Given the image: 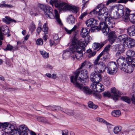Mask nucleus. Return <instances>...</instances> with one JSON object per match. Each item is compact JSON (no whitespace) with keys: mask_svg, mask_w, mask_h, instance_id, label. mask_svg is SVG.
<instances>
[{"mask_svg":"<svg viewBox=\"0 0 135 135\" xmlns=\"http://www.w3.org/2000/svg\"><path fill=\"white\" fill-rule=\"evenodd\" d=\"M90 14L91 17H94L98 15V19L101 21L105 19L108 15V9L102 4L98 5L93 11L90 12Z\"/></svg>","mask_w":135,"mask_h":135,"instance_id":"1","label":"nucleus"},{"mask_svg":"<svg viewBox=\"0 0 135 135\" xmlns=\"http://www.w3.org/2000/svg\"><path fill=\"white\" fill-rule=\"evenodd\" d=\"M90 63L86 60L83 62L81 64L80 67L77 69L74 72V78H79V80L81 81H84V79H88V75L87 70L86 69L83 70L81 69L83 67L89 65Z\"/></svg>","mask_w":135,"mask_h":135,"instance_id":"2","label":"nucleus"},{"mask_svg":"<svg viewBox=\"0 0 135 135\" xmlns=\"http://www.w3.org/2000/svg\"><path fill=\"white\" fill-rule=\"evenodd\" d=\"M117 62L120 69L125 72L131 73L133 70V67L131 64H129L123 57H120L117 60Z\"/></svg>","mask_w":135,"mask_h":135,"instance_id":"3","label":"nucleus"},{"mask_svg":"<svg viewBox=\"0 0 135 135\" xmlns=\"http://www.w3.org/2000/svg\"><path fill=\"white\" fill-rule=\"evenodd\" d=\"M87 79H84V81H81L79 80V78H74V76H72L70 78L71 82L73 83L75 85L76 87L83 91L86 95H90L92 93V91L88 87L83 86L79 83V82L84 83L85 82L87 81H88V80H87Z\"/></svg>","mask_w":135,"mask_h":135,"instance_id":"4","label":"nucleus"},{"mask_svg":"<svg viewBox=\"0 0 135 135\" xmlns=\"http://www.w3.org/2000/svg\"><path fill=\"white\" fill-rule=\"evenodd\" d=\"M104 24H101L100 27L104 35L108 36V39L110 43L112 44L115 40L117 36L115 31H112L108 28L104 27Z\"/></svg>","mask_w":135,"mask_h":135,"instance_id":"5","label":"nucleus"},{"mask_svg":"<svg viewBox=\"0 0 135 135\" xmlns=\"http://www.w3.org/2000/svg\"><path fill=\"white\" fill-rule=\"evenodd\" d=\"M79 47L72 48L71 51L75 58L78 60L81 59L83 58V51H85V46L84 42H80L79 44Z\"/></svg>","mask_w":135,"mask_h":135,"instance_id":"6","label":"nucleus"},{"mask_svg":"<svg viewBox=\"0 0 135 135\" xmlns=\"http://www.w3.org/2000/svg\"><path fill=\"white\" fill-rule=\"evenodd\" d=\"M125 9L124 6L120 4L115 5L111 6L110 10L113 12H115V14L113 16V18L117 19L123 16Z\"/></svg>","mask_w":135,"mask_h":135,"instance_id":"7","label":"nucleus"},{"mask_svg":"<svg viewBox=\"0 0 135 135\" xmlns=\"http://www.w3.org/2000/svg\"><path fill=\"white\" fill-rule=\"evenodd\" d=\"M50 4L52 6L54 4L56 8H62L64 11L69 10L70 11L71 7V6L69 5L65 2H63L59 0H51L50 1Z\"/></svg>","mask_w":135,"mask_h":135,"instance_id":"8","label":"nucleus"},{"mask_svg":"<svg viewBox=\"0 0 135 135\" xmlns=\"http://www.w3.org/2000/svg\"><path fill=\"white\" fill-rule=\"evenodd\" d=\"M37 6L38 8L44 11L45 15L47 17L50 18H54V15L52 12L53 10L50 6L40 3H38Z\"/></svg>","mask_w":135,"mask_h":135,"instance_id":"9","label":"nucleus"},{"mask_svg":"<svg viewBox=\"0 0 135 135\" xmlns=\"http://www.w3.org/2000/svg\"><path fill=\"white\" fill-rule=\"evenodd\" d=\"M125 11L126 13L123 17V20L127 22L129 20L131 22L135 24V13L129 14L130 11L128 8H126Z\"/></svg>","mask_w":135,"mask_h":135,"instance_id":"10","label":"nucleus"},{"mask_svg":"<svg viewBox=\"0 0 135 135\" xmlns=\"http://www.w3.org/2000/svg\"><path fill=\"white\" fill-rule=\"evenodd\" d=\"M106 68L107 73L111 75H113L116 72L117 68L115 62L111 61L108 64Z\"/></svg>","mask_w":135,"mask_h":135,"instance_id":"11","label":"nucleus"},{"mask_svg":"<svg viewBox=\"0 0 135 135\" xmlns=\"http://www.w3.org/2000/svg\"><path fill=\"white\" fill-rule=\"evenodd\" d=\"M16 127L14 125L8 123H4L2 125L1 129L6 133L8 134L12 133Z\"/></svg>","mask_w":135,"mask_h":135,"instance_id":"12","label":"nucleus"},{"mask_svg":"<svg viewBox=\"0 0 135 135\" xmlns=\"http://www.w3.org/2000/svg\"><path fill=\"white\" fill-rule=\"evenodd\" d=\"M16 127L14 125L8 123H4L2 125L1 129L6 133L8 134L12 133Z\"/></svg>","mask_w":135,"mask_h":135,"instance_id":"13","label":"nucleus"},{"mask_svg":"<svg viewBox=\"0 0 135 135\" xmlns=\"http://www.w3.org/2000/svg\"><path fill=\"white\" fill-rule=\"evenodd\" d=\"M104 24V27H107L109 28H113L115 26V23L113 20L110 17H106L103 21H101L99 23V26L100 27L101 24Z\"/></svg>","mask_w":135,"mask_h":135,"instance_id":"14","label":"nucleus"},{"mask_svg":"<svg viewBox=\"0 0 135 135\" xmlns=\"http://www.w3.org/2000/svg\"><path fill=\"white\" fill-rule=\"evenodd\" d=\"M91 87L95 91L99 92L104 90L103 85L99 83H93L91 85Z\"/></svg>","mask_w":135,"mask_h":135,"instance_id":"15","label":"nucleus"},{"mask_svg":"<svg viewBox=\"0 0 135 135\" xmlns=\"http://www.w3.org/2000/svg\"><path fill=\"white\" fill-rule=\"evenodd\" d=\"M101 76L100 74L93 73L91 74L90 78L93 83H98L101 80Z\"/></svg>","mask_w":135,"mask_h":135,"instance_id":"16","label":"nucleus"},{"mask_svg":"<svg viewBox=\"0 0 135 135\" xmlns=\"http://www.w3.org/2000/svg\"><path fill=\"white\" fill-rule=\"evenodd\" d=\"M95 71V73H102L105 71L106 68L105 65L103 64H98V65H95L94 67Z\"/></svg>","mask_w":135,"mask_h":135,"instance_id":"17","label":"nucleus"},{"mask_svg":"<svg viewBox=\"0 0 135 135\" xmlns=\"http://www.w3.org/2000/svg\"><path fill=\"white\" fill-rule=\"evenodd\" d=\"M125 44L128 48H132L135 46V40L128 37Z\"/></svg>","mask_w":135,"mask_h":135,"instance_id":"18","label":"nucleus"},{"mask_svg":"<svg viewBox=\"0 0 135 135\" xmlns=\"http://www.w3.org/2000/svg\"><path fill=\"white\" fill-rule=\"evenodd\" d=\"M114 47L119 52H117L116 55H118L120 53H123L124 52L125 50V48L124 45L121 44H118L114 46Z\"/></svg>","mask_w":135,"mask_h":135,"instance_id":"19","label":"nucleus"},{"mask_svg":"<svg viewBox=\"0 0 135 135\" xmlns=\"http://www.w3.org/2000/svg\"><path fill=\"white\" fill-rule=\"evenodd\" d=\"M80 42H84L83 41H79L78 38L74 36L72 38L71 40V45L72 46V48L79 47V44Z\"/></svg>","mask_w":135,"mask_h":135,"instance_id":"20","label":"nucleus"},{"mask_svg":"<svg viewBox=\"0 0 135 135\" xmlns=\"http://www.w3.org/2000/svg\"><path fill=\"white\" fill-rule=\"evenodd\" d=\"M111 93L113 94L114 95V100H117L118 97L120 95V93L119 91L115 88L114 87L111 89Z\"/></svg>","mask_w":135,"mask_h":135,"instance_id":"21","label":"nucleus"},{"mask_svg":"<svg viewBox=\"0 0 135 135\" xmlns=\"http://www.w3.org/2000/svg\"><path fill=\"white\" fill-rule=\"evenodd\" d=\"M102 82L106 86H109L111 83V80L108 76H105L102 80Z\"/></svg>","mask_w":135,"mask_h":135,"instance_id":"22","label":"nucleus"},{"mask_svg":"<svg viewBox=\"0 0 135 135\" xmlns=\"http://www.w3.org/2000/svg\"><path fill=\"white\" fill-rule=\"evenodd\" d=\"M127 32L130 36H135V25H133L128 28Z\"/></svg>","mask_w":135,"mask_h":135,"instance_id":"23","label":"nucleus"},{"mask_svg":"<svg viewBox=\"0 0 135 135\" xmlns=\"http://www.w3.org/2000/svg\"><path fill=\"white\" fill-rule=\"evenodd\" d=\"M90 29L87 28H82L80 34L81 37L85 38L88 34L89 32Z\"/></svg>","mask_w":135,"mask_h":135,"instance_id":"24","label":"nucleus"},{"mask_svg":"<svg viewBox=\"0 0 135 135\" xmlns=\"http://www.w3.org/2000/svg\"><path fill=\"white\" fill-rule=\"evenodd\" d=\"M128 38V36L127 35L123 34L119 36L118 37V39L120 41H122L125 44Z\"/></svg>","mask_w":135,"mask_h":135,"instance_id":"25","label":"nucleus"},{"mask_svg":"<svg viewBox=\"0 0 135 135\" xmlns=\"http://www.w3.org/2000/svg\"><path fill=\"white\" fill-rule=\"evenodd\" d=\"M18 49V47L17 45L13 47L10 44L7 45V47L4 49V50L7 51V50L12 51L17 50Z\"/></svg>","mask_w":135,"mask_h":135,"instance_id":"26","label":"nucleus"},{"mask_svg":"<svg viewBox=\"0 0 135 135\" xmlns=\"http://www.w3.org/2000/svg\"><path fill=\"white\" fill-rule=\"evenodd\" d=\"M91 20H92V28H95L96 29H97L98 31H99L102 29L100 27H98L96 26V25L98 24V21L92 18Z\"/></svg>","mask_w":135,"mask_h":135,"instance_id":"27","label":"nucleus"},{"mask_svg":"<svg viewBox=\"0 0 135 135\" xmlns=\"http://www.w3.org/2000/svg\"><path fill=\"white\" fill-rule=\"evenodd\" d=\"M54 13L55 15V18L57 21L60 25H62V23L61 22V20L59 18V15L58 11L57 10L55 9L54 10Z\"/></svg>","mask_w":135,"mask_h":135,"instance_id":"28","label":"nucleus"},{"mask_svg":"<svg viewBox=\"0 0 135 135\" xmlns=\"http://www.w3.org/2000/svg\"><path fill=\"white\" fill-rule=\"evenodd\" d=\"M2 21L7 24H10L11 22H16L15 20L11 19L8 16H6L5 18H3Z\"/></svg>","mask_w":135,"mask_h":135,"instance_id":"29","label":"nucleus"},{"mask_svg":"<svg viewBox=\"0 0 135 135\" xmlns=\"http://www.w3.org/2000/svg\"><path fill=\"white\" fill-rule=\"evenodd\" d=\"M75 19L73 16L71 15L67 18V21L69 24H73L75 23Z\"/></svg>","mask_w":135,"mask_h":135,"instance_id":"30","label":"nucleus"},{"mask_svg":"<svg viewBox=\"0 0 135 135\" xmlns=\"http://www.w3.org/2000/svg\"><path fill=\"white\" fill-rule=\"evenodd\" d=\"M127 61H128L129 64H131L133 65L135 67V58L129 57H126L125 59Z\"/></svg>","mask_w":135,"mask_h":135,"instance_id":"31","label":"nucleus"},{"mask_svg":"<svg viewBox=\"0 0 135 135\" xmlns=\"http://www.w3.org/2000/svg\"><path fill=\"white\" fill-rule=\"evenodd\" d=\"M126 55L127 56V57L132 58L135 55V52L131 50H129L126 52Z\"/></svg>","mask_w":135,"mask_h":135,"instance_id":"32","label":"nucleus"},{"mask_svg":"<svg viewBox=\"0 0 135 135\" xmlns=\"http://www.w3.org/2000/svg\"><path fill=\"white\" fill-rule=\"evenodd\" d=\"M71 52L69 50H64L62 55L63 58L65 59L69 57L70 55Z\"/></svg>","mask_w":135,"mask_h":135,"instance_id":"33","label":"nucleus"},{"mask_svg":"<svg viewBox=\"0 0 135 135\" xmlns=\"http://www.w3.org/2000/svg\"><path fill=\"white\" fill-rule=\"evenodd\" d=\"M28 28L29 31H31V33H32L35 30L36 27L34 22H32L30 24Z\"/></svg>","mask_w":135,"mask_h":135,"instance_id":"34","label":"nucleus"},{"mask_svg":"<svg viewBox=\"0 0 135 135\" xmlns=\"http://www.w3.org/2000/svg\"><path fill=\"white\" fill-rule=\"evenodd\" d=\"M37 120L40 122H41L45 123H47L48 122L45 118L41 117L39 116L37 117Z\"/></svg>","mask_w":135,"mask_h":135,"instance_id":"35","label":"nucleus"},{"mask_svg":"<svg viewBox=\"0 0 135 135\" xmlns=\"http://www.w3.org/2000/svg\"><path fill=\"white\" fill-rule=\"evenodd\" d=\"M92 18L89 19L87 20L86 22V26L89 27H90L91 28V31L92 32H93L94 31L93 30V29L92 28Z\"/></svg>","mask_w":135,"mask_h":135,"instance_id":"36","label":"nucleus"},{"mask_svg":"<svg viewBox=\"0 0 135 135\" xmlns=\"http://www.w3.org/2000/svg\"><path fill=\"white\" fill-rule=\"evenodd\" d=\"M87 52L88 53V57L89 58L94 56L96 53V52L95 51H92L90 49L87 50Z\"/></svg>","mask_w":135,"mask_h":135,"instance_id":"37","label":"nucleus"},{"mask_svg":"<svg viewBox=\"0 0 135 135\" xmlns=\"http://www.w3.org/2000/svg\"><path fill=\"white\" fill-rule=\"evenodd\" d=\"M103 52H102L97 57V58L95 60V61L94 62V63L96 65L98 64V62L99 61V60H100L101 57L103 55Z\"/></svg>","mask_w":135,"mask_h":135,"instance_id":"38","label":"nucleus"},{"mask_svg":"<svg viewBox=\"0 0 135 135\" xmlns=\"http://www.w3.org/2000/svg\"><path fill=\"white\" fill-rule=\"evenodd\" d=\"M120 112L119 110H114L112 112V115L115 117H119L120 114Z\"/></svg>","mask_w":135,"mask_h":135,"instance_id":"39","label":"nucleus"},{"mask_svg":"<svg viewBox=\"0 0 135 135\" xmlns=\"http://www.w3.org/2000/svg\"><path fill=\"white\" fill-rule=\"evenodd\" d=\"M77 28V26L76 25H75L74 27L71 30H69L66 28H65V31L67 32L68 33L70 34L71 33L74 31L76 30Z\"/></svg>","mask_w":135,"mask_h":135,"instance_id":"40","label":"nucleus"},{"mask_svg":"<svg viewBox=\"0 0 135 135\" xmlns=\"http://www.w3.org/2000/svg\"><path fill=\"white\" fill-rule=\"evenodd\" d=\"M21 131L18 128L16 127L15 129L13 131L12 135H20Z\"/></svg>","mask_w":135,"mask_h":135,"instance_id":"41","label":"nucleus"},{"mask_svg":"<svg viewBox=\"0 0 135 135\" xmlns=\"http://www.w3.org/2000/svg\"><path fill=\"white\" fill-rule=\"evenodd\" d=\"M40 52L43 57L45 59L49 57V54L45 51H40Z\"/></svg>","mask_w":135,"mask_h":135,"instance_id":"42","label":"nucleus"},{"mask_svg":"<svg viewBox=\"0 0 135 135\" xmlns=\"http://www.w3.org/2000/svg\"><path fill=\"white\" fill-rule=\"evenodd\" d=\"M62 135H75L73 132H69L67 130H64L62 131Z\"/></svg>","mask_w":135,"mask_h":135,"instance_id":"43","label":"nucleus"},{"mask_svg":"<svg viewBox=\"0 0 135 135\" xmlns=\"http://www.w3.org/2000/svg\"><path fill=\"white\" fill-rule=\"evenodd\" d=\"M20 130H21L22 132L24 131H28V127L26 126L24 124L20 125L19 126V129Z\"/></svg>","mask_w":135,"mask_h":135,"instance_id":"44","label":"nucleus"},{"mask_svg":"<svg viewBox=\"0 0 135 135\" xmlns=\"http://www.w3.org/2000/svg\"><path fill=\"white\" fill-rule=\"evenodd\" d=\"M89 107L90 108L95 109L97 108V106L94 104L93 102L91 101L89 102L88 103Z\"/></svg>","mask_w":135,"mask_h":135,"instance_id":"45","label":"nucleus"},{"mask_svg":"<svg viewBox=\"0 0 135 135\" xmlns=\"http://www.w3.org/2000/svg\"><path fill=\"white\" fill-rule=\"evenodd\" d=\"M78 11V8L75 6H71L70 11L76 13Z\"/></svg>","mask_w":135,"mask_h":135,"instance_id":"46","label":"nucleus"},{"mask_svg":"<svg viewBox=\"0 0 135 135\" xmlns=\"http://www.w3.org/2000/svg\"><path fill=\"white\" fill-rule=\"evenodd\" d=\"M100 43H95L94 44L93 47L94 49L98 50L100 49Z\"/></svg>","mask_w":135,"mask_h":135,"instance_id":"47","label":"nucleus"},{"mask_svg":"<svg viewBox=\"0 0 135 135\" xmlns=\"http://www.w3.org/2000/svg\"><path fill=\"white\" fill-rule=\"evenodd\" d=\"M121 129V127L120 126H117L114 128L113 132L115 134H117Z\"/></svg>","mask_w":135,"mask_h":135,"instance_id":"48","label":"nucleus"},{"mask_svg":"<svg viewBox=\"0 0 135 135\" xmlns=\"http://www.w3.org/2000/svg\"><path fill=\"white\" fill-rule=\"evenodd\" d=\"M121 99L123 100L127 103H129L131 102V100L128 97L125 96L122 97H121Z\"/></svg>","mask_w":135,"mask_h":135,"instance_id":"49","label":"nucleus"},{"mask_svg":"<svg viewBox=\"0 0 135 135\" xmlns=\"http://www.w3.org/2000/svg\"><path fill=\"white\" fill-rule=\"evenodd\" d=\"M43 31L44 32L45 34L46 35L47 34L48 28L47 26V24L46 23H45L44 24L43 27Z\"/></svg>","mask_w":135,"mask_h":135,"instance_id":"50","label":"nucleus"},{"mask_svg":"<svg viewBox=\"0 0 135 135\" xmlns=\"http://www.w3.org/2000/svg\"><path fill=\"white\" fill-rule=\"evenodd\" d=\"M36 43L37 45H41L43 44V41L42 39L39 38L37 39Z\"/></svg>","mask_w":135,"mask_h":135,"instance_id":"51","label":"nucleus"},{"mask_svg":"<svg viewBox=\"0 0 135 135\" xmlns=\"http://www.w3.org/2000/svg\"><path fill=\"white\" fill-rule=\"evenodd\" d=\"M12 5L11 4H0V7H7L9 8L12 7Z\"/></svg>","mask_w":135,"mask_h":135,"instance_id":"52","label":"nucleus"},{"mask_svg":"<svg viewBox=\"0 0 135 135\" xmlns=\"http://www.w3.org/2000/svg\"><path fill=\"white\" fill-rule=\"evenodd\" d=\"M110 45H108L104 49V50L102 51L103 52V55L105 54V52H107L110 49Z\"/></svg>","mask_w":135,"mask_h":135,"instance_id":"53","label":"nucleus"},{"mask_svg":"<svg viewBox=\"0 0 135 135\" xmlns=\"http://www.w3.org/2000/svg\"><path fill=\"white\" fill-rule=\"evenodd\" d=\"M103 94L104 97H109L111 96L110 92L109 91H105L103 93Z\"/></svg>","mask_w":135,"mask_h":135,"instance_id":"54","label":"nucleus"},{"mask_svg":"<svg viewBox=\"0 0 135 135\" xmlns=\"http://www.w3.org/2000/svg\"><path fill=\"white\" fill-rule=\"evenodd\" d=\"M133 1H135V0H119L118 1L117 3H125L128 1L132 2Z\"/></svg>","mask_w":135,"mask_h":135,"instance_id":"55","label":"nucleus"},{"mask_svg":"<svg viewBox=\"0 0 135 135\" xmlns=\"http://www.w3.org/2000/svg\"><path fill=\"white\" fill-rule=\"evenodd\" d=\"M85 38V42H86L87 43L89 42L91 39V37L88 35H87V36H86V37Z\"/></svg>","mask_w":135,"mask_h":135,"instance_id":"56","label":"nucleus"},{"mask_svg":"<svg viewBox=\"0 0 135 135\" xmlns=\"http://www.w3.org/2000/svg\"><path fill=\"white\" fill-rule=\"evenodd\" d=\"M65 113L69 115H71L73 114V112L71 110L66 109V113Z\"/></svg>","mask_w":135,"mask_h":135,"instance_id":"57","label":"nucleus"},{"mask_svg":"<svg viewBox=\"0 0 135 135\" xmlns=\"http://www.w3.org/2000/svg\"><path fill=\"white\" fill-rule=\"evenodd\" d=\"M97 121L98 122H103L104 124L106 123H107V122L102 118H97Z\"/></svg>","mask_w":135,"mask_h":135,"instance_id":"58","label":"nucleus"},{"mask_svg":"<svg viewBox=\"0 0 135 135\" xmlns=\"http://www.w3.org/2000/svg\"><path fill=\"white\" fill-rule=\"evenodd\" d=\"M105 124L107 125V127L108 130L113 128V126L107 122V123H105Z\"/></svg>","mask_w":135,"mask_h":135,"instance_id":"59","label":"nucleus"},{"mask_svg":"<svg viewBox=\"0 0 135 135\" xmlns=\"http://www.w3.org/2000/svg\"><path fill=\"white\" fill-rule=\"evenodd\" d=\"M117 1V0H108L106 3V5L108 6L110 3L115 2Z\"/></svg>","mask_w":135,"mask_h":135,"instance_id":"60","label":"nucleus"},{"mask_svg":"<svg viewBox=\"0 0 135 135\" xmlns=\"http://www.w3.org/2000/svg\"><path fill=\"white\" fill-rule=\"evenodd\" d=\"M87 14V13L86 11L85 12L83 13L80 16L79 18L81 19H82L85 16H86Z\"/></svg>","mask_w":135,"mask_h":135,"instance_id":"61","label":"nucleus"},{"mask_svg":"<svg viewBox=\"0 0 135 135\" xmlns=\"http://www.w3.org/2000/svg\"><path fill=\"white\" fill-rule=\"evenodd\" d=\"M131 100L132 103L135 105V92L132 96Z\"/></svg>","mask_w":135,"mask_h":135,"instance_id":"62","label":"nucleus"},{"mask_svg":"<svg viewBox=\"0 0 135 135\" xmlns=\"http://www.w3.org/2000/svg\"><path fill=\"white\" fill-rule=\"evenodd\" d=\"M6 63L7 65H8L9 66H12V64L11 63L10 61L9 60H7Z\"/></svg>","mask_w":135,"mask_h":135,"instance_id":"63","label":"nucleus"},{"mask_svg":"<svg viewBox=\"0 0 135 135\" xmlns=\"http://www.w3.org/2000/svg\"><path fill=\"white\" fill-rule=\"evenodd\" d=\"M47 109L51 110L52 111H54L55 110V107H47L46 108Z\"/></svg>","mask_w":135,"mask_h":135,"instance_id":"64","label":"nucleus"}]
</instances>
